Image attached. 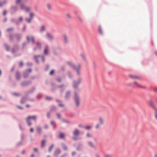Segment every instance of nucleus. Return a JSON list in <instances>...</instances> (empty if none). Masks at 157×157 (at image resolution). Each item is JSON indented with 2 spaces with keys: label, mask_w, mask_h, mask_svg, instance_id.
<instances>
[{
  "label": "nucleus",
  "mask_w": 157,
  "mask_h": 157,
  "mask_svg": "<svg viewBox=\"0 0 157 157\" xmlns=\"http://www.w3.org/2000/svg\"><path fill=\"white\" fill-rule=\"evenodd\" d=\"M30 157H34V156L32 154L31 155Z\"/></svg>",
  "instance_id": "69168bd1"
},
{
  "label": "nucleus",
  "mask_w": 157,
  "mask_h": 157,
  "mask_svg": "<svg viewBox=\"0 0 157 157\" xmlns=\"http://www.w3.org/2000/svg\"><path fill=\"white\" fill-rule=\"evenodd\" d=\"M31 69H29V70H28L27 71L28 72H31Z\"/></svg>",
  "instance_id": "052dcab7"
},
{
  "label": "nucleus",
  "mask_w": 157,
  "mask_h": 157,
  "mask_svg": "<svg viewBox=\"0 0 157 157\" xmlns=\"http://www.w3.org/2000/svg\"><path fill=\"white\" fill-rule=\"evenodd\" d=\"M68 63L70 66H71L73 67L74 68V69L76 71L78 74V75L79 74V71L81 68V66L79 64H78L77 66L74 67L72 65L71 62H69Z\"/></svg>",
  "instance_id": "f257e3e1"
},
{
  "label": "nucleus",
  "mask_w": 157,
  "mask_h": 157,
  "mask_svg": "<svg viewBox=\"0 0 157 157\" xmlns=\"http://www.w3.org/2000/svg\"><path fill=\"white\" fill-rule=\"evenodd\" d=\"M81 81L80 78H79L77 81H75L73 84V87L75 88H77L78 86L80 83Z\"/></svg>",
  "instance_id": "20e7f679"
},
{
  "label": "nucleus",
  "mask_w": 157,
  "mask_h": 157,
  "mask_svg": "<svg viewBox=\"0 0 157 157\" xmlns=\"http://www.w3.org/2000/svg\"><path fill=\"white\" fill-rule=\"evenodd\" d=\"M36 119V116H29L28 117L27 119V122L28 123V124L29 126H30L31 124V123L30 122V119H32L33 120H35Z\"/></svg>",
  "instance_id": "f03ea898"
},
{
  "label": "nucleus",
  "mask_w": 157,
  "mask_h": 157,
  "mask_svg": "<svg viewBox=\"0 0 157 157\" xmlns=\"http://www.w3.org/2000/svg\"><path fill=\"white\" fill-rule=\"evenodd\" d=\"M87 136L88 137H90L91 136V135L90 134V133H87Z\"/></svg>",
  "instance_id": "79ce46f5"
},
{
  "label": "nucleus",
  "mask_w": 157,
  "mask_h": 157,
  "mask_svg": "<svg viewBox=\"0 0 157 157\" xmlns=\"http://www.w3.org/2000/svg\"><path fill=\"white\" fill-rule=\"evenodd\" d=\"M36 129H37V132L39 133H40V132H41V128H40V127H36Z\"/></svg>",
  "instance_id": "412c9836"
},
{
  "label": "nucleus",
  "mask_w": 157,
  "mask_h": 157,
  "mask_svg": "<svg viewBox=\"0 0 157 157\" xmlns=\"http://www.w3.org/2000/svg\"><path fill=\"white\" fill-rule=\"evenodd\" d=\"M75 154V152H73L72 153V155L74 156Z\"/></svg>",
  "instance_id": "bf43d9fd"
},
{
  "label": "nucleus",
  "mask_w": 157,
  "mask_h": 157,
  "mask_svg": "<svg viewBox=\"0 0 157 157\" xmlns=\"http://www.w3.org/2000/svg\"><path fill=\"white\" fill-rule=\"evenodd\" d=\"M24 100V99H22L21 101V103H24V101H23V100Z\"/></svg>",
  "instance_id": "e2e57ef3"
},
{
  "label": "nucleus",
  "mask_w": 157,
  "mask_h": 157,
  "mask_svg": "<svg viewBox=\"0 0 157 157\" xmlns=\"http://www.w3.org/2000/svg\"><path fill=\"white\" fill-rule=\"evenodd\" d=\"M22 153L23 154H24L25 153V151H22Z\"/></svg>",
  "instance_id": "0e129e2a"
},
{
  "label": "nucleus",
  "mask_w": 157,
  "mask_h": 157,
  "mask_svg": "<svg viewBox=\"0 0 157 157\" xmlns=\"http://www.w3.org/2000/svg\"><path fill=\"white\" fill-rule=\"evenodd\" d=\"M63 38L65 42L67 43V36H63Z\"/></svg>",
  "instance_id": "c756f323"
},
{
  "label": "nucleus",
  "mask_w": 157,
  "mask_h": 157,
  "mask_svg": "<svg viewBox=\"0 0 157 157\" xmlns=\"http://www.w3.org/2000/svg\"><path fill=\"white\" fill-rule=\"evenodd\" d=\"M88 144L89 146L93 148V149H97V147L95 145H94L93 144L92 142H89Z\"/></svg>",
  "instance_id": "9d476101"
},
{
  "label": "nucleus",
  "mask_w": 157,
  "mask_h": 157,
  "mask_svg": "<svg viewBox=\"0 0 157 157\" xmlns=\"http://www.w3.org/2000/svg\"><path fill=\"white\" fill-rule=\"evenodd\" d=\"M129 77L134 79H138L140 80L141 79V78L139 76L133 75H129Z\"/></svg>",
  "instance_id": "423d86ee"
},
{
  "label": "nucleus",
  "mask_w": 157,
  "mask_h": 157,
  "mask_svg": "<svg viewBox=\"0 0 157 157\" xmlns=\"http://www.w3.org/2000/svg\"><path fill=\"white\" fill-rule=\"evenodd\" d=\"M67 18L68 19H71V17L70 14L69 13H67L66 15Z\"/></svg>",
  "instance_id": "a211bd4d"
},
{
  "label": "nucleus",
  "mask_w": 157,
  "mask_h": 157,
  "mask_svg": "<svg viewBox=\"0 0 157 157\" xmlns=\"http://www.w3.org/2000/svg\"><path fill=\"white\" fill-rule=\"evenodd\" d=\"M33 151L35 152H36L37 151V149L36 148H34L33 149Z\"/></svg>",
  "instance_id": "3c124183"
},
{
  "label": "nucleus",
  "mask_w": 157,
  "mask_h": 157,
  "mask_svg": "<svg viewBox=\"0 0 157 157\" xmlns=\"http://www.w3.org/2000/svg\"><path fill=\"white\" fill-rule=\"evenodd\" d=\"M40 57V55H38V56H34V58L35 60H36V62H38V61L37 60V58H39Z\"/></svg>",
  "instance_id": "aec40b11"
},
{
  "label": "nucleus",
  "mask_w": 157,
  "mask_h": 157,
  "mask_svg": "<svg viewBox=\"0 0 157 157\" xmlns=\"http://www.w3.org/2000/svg\"><path fill=\"white\" fill-rule=\"evenodd\" d=\"M54 147V145L53 144L52 145L50 146V147H49V152H50L52 151V149Z\"/></svg>",
  "instance_id": "4be33fe9"
},
{
  "label": "nucleus",
  "mask_w": 157,
  "mask_h": 157,
  "mask_svg": "<svg viewBox=\"0 0 157 157\" xmlns=\"http://www.w3.org/2000/svg\"><path fill=\"white\" fill-rule=\"evenodd\" d=\"M12 9L13 11H16L17 10V8L15 6H13L12 7Z\"/></svg>",
  "instance_id": "7c9ffc66"
},
{
  "label": "nucleus",
  "mask_w": 157,
  "mask_h": 157,
  "mask_svg": "<svg viewBox=\"0 0 157 157\" xmlns=\"http://www.w3.org/2000/svg\"><path fill=\"white\" fill-rule=\"evenodd\" d=\"M155 118L157 119V111H156L155 113Z\"/></svg>",
  "instance_id": "49530a36"
},
{
  "label": "nucleus",
  "mask_w": 157,
  "mask_h": 157,
  "mask_svg": "<svg viewBox=\"0 0 157 157\" xmlns=\"http://www.w3.org/2000/svg\"><path fill=\"white\" fill-rule=\"evenodd\" d=\"M59 105L60 107H63V105L62 104H59Z\"/></svg>",
  "instance_id": "864d4df0"
},
{
  "label": "nucleus",
  "mask_w": 157,
  "mask_h": 157,
  "mask_svg": "<svg viewBox=\"0 0 157 157\" xmlns=\"http://www.w3.org/2000/svg\"><path fill=\"white\" fill-rule=\"evenodd\" d=\"M30 132H33V128H31L30 129Z\"/></svg>",
  "instance_id": "603ef678"
},
{
  "label": "nucleus",
  "mask_w": 157,
  "mask_h": 157,
  "mask_svg": "<svg viewBox=\"0 0 157 157\" xmlns=\"http://www.w3.org/2000/svg\"><path fill=\"white\" fill-rule=\"evenodd\" d=\"M24 10L26 12H29L30 11V9L28 7H26Z\"/></svg>",
  "instance_id": "5701e85b"
},
{
  "label": "nucleus",
  "mask_w": 157,
  "mask_h": 157,
  "mask_svg": "<svg viewBox=\"0 0 157 157\" xmlns=\"http://www.w3.org/2000/svg\"><path fill=\"white\" fill-rule=\"evenodd\" d=\"M16 77L17 79L20 78V74L19 73L17 72L16 74Z\"/></svg>",
  "instance_id": "b1692460"
},
{
  "label": "nucleus",
  "mask_w": 157,
  "mask_h": 157,
  "mask_svg": "<svg viewBox=\"0 0 157 157\" xmlns=\"http://www.w3.org/2000/svg\"><path fill=\"white\" fill-rule=\"evenodd\" d=\"M79 133V131L77 129L75 130L73 132V135L75 136H77L78 135Z\"/></svg>",
  "instance_id": "9b49d317"
},
{
  "label": "nucleus",
  "mask_w": 157,
  "mask_h": 157,
  "mask_svg": "<svg viewBox=\"0 0 157 157\" xmlns=\"http://www.w3.org/2000/svg\"><path fill=\"white\" fill-rule=\"evenodd\" d=\"M149 104L151 107H153V102L151 100H149L148 101Z\"/></svg>",
  "instance_id": "6ab92c4d"
},
{
  "label": "nucleus",
  "mask_w": 157,
  "mask_h": 157,
  "mask_svg": "<svg viewBox=\"0 0 157 157\" xmlns=\"http://www.w3.org/2000/svg\"><path fill=\"white\" fill-rule=\"evenodd\" d=\"M23 63L22 62H20L19 63V66L20 67H21L23 66Z\"/></svg>",
  "instance_id": "58836bf2"
},
{
  "label": "nucleus",
  "mask_w": 157,
  "mask_h": 157,
  "mask_svg": "<svg viewBox=\"0 0 157 157\" xmlns=\"http://www.w3.org/2000/svg\"><path fill=\"white\" fill-rule=\"evenodd\" d=\"M46 99L47 100H51L52 98L51 97H47L46 98Z\"/></svg>",
  "instance_id": "c03bdc74"
},
{
  "label": "nucleus",
  "mask_w": 157,
  "mask_h": 157,
  "mask_svg": "<svg viewBox=\"0 0 157 157\" xmlns=\"http://www.w3.org/2000/svg\"><path fill=\"white\" fill-rule=\"evenodd\" d=\"M47 116H48V117H49L50 116H49V113H48Z\"/></svg>",
  "instance_id": "338daca9"
},
{
  "label": "nucleus",
  "mask_w": 157,
  "mask_h": 157,
  "mask_svg": "<svg viewBox=\"0 0 157 157\" xmlns=\"http://www.w3.org/2000/svg\"><path fill=\"white\" fill-rule=\"evenodd\" d=\"M26 7V6L23 4H21L20 5V8L21 10H24Z\"/></svg>",
  "instance_id": "4468645a"
},
{
  "label": "nucleus",
  "mask_w": 157,
  "mask_h": 157,
  "mask_svg": "<svg viewBox=\"0 0 157 157\" xmlns=\"http://www.w3.org/2000/svg\"><path fill=\"white\" fill-rule=\"evenodd\" d=\"M100 124H97L95 126V128L96 129H98L99 127Z\"/></svg>",
  "instance_id": "c9c22d12"
},
{
  "label": "nucleus",
  "mask_w": 157,
  "mask_h": 157,
  "mask_svg": "<svg viewBox=\"0 0 157 157\" xmlns=\"http://www.w3.org/2000/svg\"><path fill=\"white\" fill-rule=\"evenodd\" d=\"M112 155L110 154H106L104 155V157H112Z\"/></svg>",
  "instance_id": "cd10ccee"
},
{
  "label": "nucleus",
  "mask_w": 157,
  "mask_h": 157,
  "mask_svg": "<svg viewBox=\"0 0 157 157\" xmlns=\"http://www.w3.org/2000/svg\"><path fill=\"white\" fill-rule=\"evenodd\" d=\"M33 16H34V14L33 13H30V18L32 19V18H33Z\"/></svg>",
  "instance_id": "72a5a7b5"
},
{
  "label": "nucleus",
  "mask_w": 157,
  "mask_h": 157,
  "mask_svg": "<svg viewBox=\"0 0 157 157\" xmlns=\"http://www.w3.org/2000/svg\"><path fill=\"white\" fill-rule=\"evenodd\" d=\"M60 152V150L59 149H56L55 152V154L56 155H58Z\"/></svg>",
  "instance_id": "f3484780"
},
{
  "label": "nucleus",
  "mask_w": 157,
  "mask_h": 157,
  "mask_svg": "<svg viewBox=\"0 0 157 157\" xmlns=\"http://www.w3.org/2000/svg\"><path fill=\"white\" fill-rule=\"evenodd\" d=\"M17 107L19 109H22V107H20V106H17Z\"/></svg>",
  "instance_id": "13d9d810"
},
{
  "label": "nucleus",
  "mask_w": 157,
  "mask_h": 157,
  "mask_svg": "<svg viewBox=\"0 0 157 157\" xmlns=\"http://www.w3.org/2000/svg\"><path fill=\"white\" fill-rule=\"evenodd\" d=\"M154 157H157V154H155L154 155Z\"/></svg>",
  "instance_id": "774afa93"
},
{
  "label": "nucleus",
  "mask_w": 157,
  "mask_h": 157,
  "mask_svg": "<svg viewBox=\"0 0 157 157\" xmlns=\"http://www.w3.org/2000/svg\"><path fill=\"white\" fill-rule=\"evenodd\" d=\"M7 13V12L6 10H4L3 13V15L4 16H5Z\"/></svg>",
  "instance_id": "ea45409f"
},
{
  "label": "nucleus",
  "mask_w": 157,
  "mask_h": 157,
  "mask_svg": "<svg viewBox=\"0 0 157 157\" xmlns=\"http://www.w3.org/2000/svg\"><path fill=\"white\" fill-rule=\"evenodd\" d=\"M32 19L30 18L29 19H26V21L28 22L29 23H30L31 22V20H32Z\"/></svg>",
  "instance_id": "e433bc0d"
},
{
  "label": "nucleus",
  "mask_w": 157,
  "mask_h": 157,
  "mask_svg": "<svg viewBox=\"0 0 157 157\" xmlns=\"http://www.w3.org/2000/svg\"><path fill=\"white\" fill-rule=\"evenodd\" d=\"M41 58H42V60L44 62V57H43V56H42L41 57Z\"/></svg>",
  "instance_id": "4d7b16f0"
},
{
  "label": "nucleus",
  "mask_w": 157,
  "mask_h": 157,
  "mask_svg": "<svg viewBox=\"0 0 157 157\" xmlns=\"http://www.w3.org/2000/svg\"><path fill=\"white\" fill-rule=\"evenodd\" d=\"M99 31L100 33L101 34H102V31L100 27H99Z\"/></svg>",
  "instance_id": "2f4dec72"
},
{
  "label": "nucleus",
  "mask_w": 157,
  "mask_h": 157,
  "mask_svg": "<svg viewBox=\"0 0 157 157\" xmlns=\"http://www.w3.org/2000/svg\"><path fill=\"white\" fill-rule=\"evenodd\" d=\"M54 123H55V122L54 121H52L51 122V124H54Z\"/></svg>",
  "instance_id": "6e6d98bb"
},
{
  "label": "nucleus",
  "mask_w": 157,
  "mask_h": 157,
  "mask_svg": "<svg viewBox=\"0 0 157 157\" xmlns=\"http://www.w3.org/2000/svg\"><path fill=\"white\" fill-rule=\"evenodd\" d=\"M14 95H15V96H17V95H18L19 94H17V93H14Z\"/></svg>",
  "instance_id": "680f3d73"
},
{
  "label": "nucleus",
  "mask_w": 157,
  "mask_h": 157,
  "mask_svg": "<svg viewBox=\"0 0 157 157\" xmlns=\"http://www.w3.org/2000/svg\"><path fill=\"white\" fill-rule=\"evenodd\" d=\"M13 30V29L12 28H10V29H8L7 30V31H8V32H9L10 31H12Z\"/></svg>",
  "instance_id": "8fccbe9b"
},
{
  "label": "nucleus",
  "mask_w": 157,
  "mask_h": 157,
  "mask_svg": "<svg viewBox=\"0 0 157 157\" xmlns=\"http://www.w3.org/2000/svg\"><path fill=\"white\" fill-rule=\"evenodd\" d=\"M133 84L136 85L137 87L141 88H145V87L143 86H142L140 84H139V83H137L136 82H133Z\"/></svg>",
  "instance_id": "0eeeda50"
},
{
  "label": "nucleus",
  "mask_w": 157,
  "mask_h": 157,
  "mask_svg": "<svg viewBox=\"0 0 157 157\" xmlns=\"http://www.w3.org/2000/svg\"><path fill=\"white\" fill-rule=\"evenodd\" d=\"M98 121L99 122V124H104V120L103 118L101 117H100L99 118Z\"/></svg>",
  "instance_id": "1a4fd4ad"
},
{
  "label": "nucleus",
  "mask_w": 157,
  "mask_h": 157,
  "mask_svg": "<svg viewBox=\"0 0 157 157\" xmlns=\"http://www.w3.org/2000/svg\"><path fill=\"white\" fill-rule=\"evenodd\" d=\"M57 117H58V118H60V115L59 114H57Z\"/></svg>",
  "instance_id": "5fc2aeb1"
},
{
  "label": "nucleus",
  "mask_w": 157,
  "mask_h": 157,
  "mask_svg": "<svg viewBox=\"0 0 157 157\" xmlns=\"http://www.w3.org/2000/svg\"><path fill=\"white\" fill-rule=\"evenodd\" d=\"M74 99L76 106L78 107L79 105L80 101L78 96L77 94H75Z\"/></svg>",
  "instance_id": "7ed1b4c3"
},
{
  "label": "nucleus",
  "mask_w": 157,
  "mask_h": 157,
  "mask_svg": "<svg viewBox=\"0 0 157 157\" xmlns=\"http://www.w3.org/2000/svg\"><path fill=\"white\" fill-rule=\"evenodd\" d=\"M28 40L29 42H31L33 44H34L35 42V40L34 38L32 36H28L27 37Z\"/></svg>",
  "instance_id": "39448f33"
},
{
  "label": "nucleus",
  "mask_w": 157,
  "mask_h": 157,
  "mask_svg": "<svg viewBox=\"0 0 157 157\" xmlns=\"http://www.w3.org/2000/svg\"><path fill=\"white\" fill-rule=\"evenodd\" d=\"M23 18L22 17H20L19 19V20L20 21H22Z\"/></svg>",
  "instance_id": "a18cd8bd"
},
{
  "label": "nucleus",
  "mask_w": 157,
  "mask_h": 157,
  "mask_svg": "<svg viewBox=\"0 0 157 157\" xmlns=\"http://www.w3.org/2000/svg\"><path fill=\"white\" fill-rule=\"evenodd\" d=\"M81 56L82 58V59L84 60H85V56H84V55L83 54H81Z\"/></svg>",
  "instance_id": "f704fd0d"
},
{
  "label": "nucleus",
  "mask_w": 157,
  "mask_h": 157,
  "mask_svg": "<svg viewBox=\"0 0 157 157\" xmlns=\"http://www.w3.org/2000/svg\"><path fill=\"white\" fill-rule=\"evenodd\" d=\"M45 143V141L44 140H43L42 141L41 146L42 147H43Z\"/></svg>",
  "instance_id": "393cba45"
},
{
  "label": "nucleus",
  "mask_w": 157,
  "mask_h": 157,
  "mask_svg": "<svg viewBox=\"0 0 157 157\" xmlns=\"http://www.w3.org/2000/svg\"><path fill=\"white\" fill-rule=\"evenodd\" d=\"M78 19H79V20L80 21H83V20L82 19V18H81V17H78Z\"/></svg>",
  "instance_id": "a19ab883"
},
{
  "label": "nucleus",
  "mask_w": 157,
  "mask_h": 157,
  "mask_svg": "<svg viewBox=\"0 0 157 157\" xmlns=\"http://www.w3.org/2000/svg\"><path fill=\"white\" fill-rule=\"evenodd\" d=\"M70 93L69 92H67L66 95V97L67 98L70 95Z\"/></svg>",
  "instance_id": "4c0bfd02"
},
{
  "label": "nucleus",
  "mask_w": 157,
  "mask_h": 157,
  "mask_svg": "<svg viewBox=\"0 0 157 157\" xmlns=\"http://www.w3.org/2000/svg\"><path fill=\"white\" fill-rule=\"evenodd\" d=\"M54 73V70H52L50 72V75H52Z\"/></svg>",
  "instance_id": "37998d69"
},
{
  "label": "nucleus",
  "mask_w": 157,
  "mask_h": 157,
  "mask_svg": "<svg viewBox=\"0 0 157 157\" xmlns=\"http://www.w3.org/2000/svg\"><path fill=\"white\" fill-rule=\"evenodd\" d=\"M5 47L6 48V49L7 51H8L9 50V47L7 46V45H5Z\"/></svg>",
  "instance_id": "09e8293b"
},
{
  "label": "nucleus",
  "mask_w": 157,
  "mask_h": 157,
  "mask_svg": "<svg viewBox=\"0 0 157 157\" xmlns=\"http://www.w3.org/2000/svg\"><path fill=\"white\" fill-rule=\"evenodd\" d=\"M46 36L47 38L50 40H52L53 39V36L49 33H47Z\"/></svg>",
  "instance_id": "6e6552de"
},
{
  "label": "nucleus",
  "mask_w": 157,
  "mask_h": 157,
  "mask_svg": "<svg viewBox=\"0 0 157 157\" xmlns=\"http://www.w3.org/2000/svg\"><path fill=\"white\" fill-rule=\"evenodd\" d=\"M64 135L62 133H61L59 135V137L60 138L62 139L64 138Z\"/></svg>",
  "instance_id": "bb28decb"
},
{
  "label": "nucleus",
  "mask_w": 157,
  "mask_h": 157,
  "mask_svg": "<svg viewBox=\"0 0 157 157\" xmlns=\"http://www.w3.org/2000/svg\"><path fill=\"white\" fill-rule=\"evenodd\" d=\"M37 47L34 48L35 50H36L38 49H40L41 48V44L39 42H38L37 44Z\"/></svg>",
  "instance_id": "ddd939ff"
},
{
  "label": "nucleus",
  "mask_w": 157,
  "mask_h": 157,
  "mask_svg": "<svg viewBox=\"0 0 157 157\" xmlns=\"http://www.w3.org/2000/svg\"><path fill=\"white\" fill-rule=\"evenodd\" d=\"M91 128V127L90 126H87L85 127V128L86 129H90Z\"/></svg>",
  "instance_id": "c85d7f7f"
},
{
  "label": "nucleus",
  "mask_w": 157,
  "mask_h": 157,
  "mask_svg": "<svg viewBox=\"0 0 157 157\" xmlns=\"http://www.w3.org/2000/svg\"><path fill=\"white\" fill-rule=\"evenodd\" d=\"M21 1V0H16V3H18L20 2Z\"/></svg>",
  "instance_id": "de8ad7c7"
},
{
  "label": "nucleus",
  "mask_w": 157,
  "mask_h": 157,
  "mask_svg": "<svg viewBox=\"0 0 157 157\" xmlns=\"http://www.w3.org/2000/svg\"><path fill=\"white\" fill-rule=\"evenodd\" d=\"M45 29V27L44 25H42L41 26V29H40V31L41 32H42L44 31Z\"/></svg>",
  "instance_id": "a878e982"
},
{
  "label": "nucleus",
  "mask_w": 157,
  "mask_h": 157,
  "mask_svg": "<svg viewBox=\"0 0 157 157\" xmlns=\"http://www.w3.org/2000/svg\"><path fill=\"white\" fill-rule=\"evenodd\" d=\"M63 148L64 150H66L67 149V147L64 144L63 145Z\"/></svg>",
  "instance_id": "473e14b6"
},
{
  "label": "nucleus",
  "mask_w": 157,
  "mask_h": 157,
  "mask_svg": "<svg viewBox=\"0 0 157 157\" xmlns=\"http://www.w3.org/2000/svg\"><path fill=\"white\" fill-rule=\"evenodd\" d=\"M48 48L47 47H46L44 51V53L45 54L47 55L48 54Z\"/></svg>",
  "instance_id": "2eb2a0df"
},
{
  "label": "nucleus",
  "mask_w": 157,
  "mask_h": 157,
  "mask_svg": "<svg viewBox=\"0 0 157 157\" xmlns=\"http://www.w3.org/2000/svg\"><path fill=\"white\" fill-rule=\"evenodd\" d=\"M46 6L47 9L49 10H51V6L50 4H46Z\"/></svg>",
  "instance_id": "dca6fc26"
},
{
  "label": "nucleus",
  "mask_w": 157,
  "mask_h": 157,
  "mask_svg": "<svg viewBox=\"0 0 157 157\" xmlns=\"http://www.w3.org/2000/svg\"><path fill=\"white\" fill-rule=\"evenodd\" d=\"M7 1L6 0H4L1 2H0V7H2L6 3Z\"/></svg>",
  "instance_id": "f8f14e48"
}]
</instances>
